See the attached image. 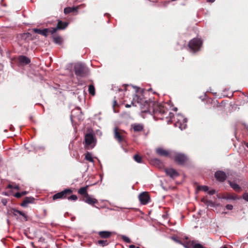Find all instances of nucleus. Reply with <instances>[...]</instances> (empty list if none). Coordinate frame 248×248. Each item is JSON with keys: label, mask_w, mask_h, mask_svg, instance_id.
<instances>
[{"label": "nucleus", "mask_w": 248, "mask_h": 248, "mask_svg": "<svg viewBox=\"0 0 248 248\" xmlns=\"http://www.w3.org/2000/svg\"><path fill=\"white\" fill-rule=\"evenodd\" d=\"M151 102L148 101L142 94H135L133 96L131 104L135 107H139L142 112L146 113L151 111Z\"/></svg>", "instance_id": "obj_1"}, {"label": "nucleus", "mask_w": 248, "mask_h": 248, "mask_svg": "<svg viewBox=\"0 0 248 248\" xmlns=\"http://www.w3.org/2000/svg\"><path fill=\"white\" fill-rule=\"evenodd\" d=\"M151 111H148L149 113H152L155 117L157 119H163L164 115L167 112L166 108L160 104H155L151 102L150 105Z\"/></svg>", "instance_id": "obj_2"}, {"label": "nucleus", "mask_w": 248, "mask_h": 248, "mask_svg": "<svg viewBox=\"0 0 248 248\" xmlns=\"http://www.w3.org/2000/svg\"><path fill=\"white\" fill-rule=\"evenodd\" d=\"M74 71L77 77L84 78L88 76L89 70L86 66L81 63H77L74 66Z\"/></svg>", "instance_id": "obj_3"}, {"label": "nucleus", "mask_w": 248, "mask_h": 248, "mask_svg": "<svg viewBox=\"0 0 248 248\" xmlns=\"http://www.w3.org/2000/svg\"><path fill=\"white\" fill-rule=\"evenodd\" d=\"M84 142L85 148L88 150H90L95 146L96 140L92 132H89L85 135Z\"/></svg>", "instance_id": "obj_4"}, {"label": "nucleus", "mask_w": 248, "mask_h": 248, "mask_svg": "<svg viewBox=\"0 0 248 248\" xmlns=\"http://www.w3.org/2000/svg\"><path fill=\"white\" fill-rule=\"evenodd\" d=\"M202 44V41L201 39L195 38L189 42L188 46L191 51L195 52L200 49Z\"/></svg>", "instance_id": "obj_5"}, {"label": "nucleus", "mask_w": 248, "mask_h": 248, "mask_svg": "<svg viewBox=\"0 0 248 248\" xmlns=\"http://www.w3.org/2000/svg\"><path fill=\"white\" fill-rule=\"evenodd\" d=\"M72 192L71 189H65L60 192L54 194L53 196V200H56L58 199H65L68 195L71 194Z\"/></svg>", "instance_id": "obj_6"}, {"label": "nucleus", "mask_w": 248, "mask_h": 248, "mask_svg": "<svg viewBox=\"0 0 248 248\" xmlns=\"http://www.w3.org/2000/svg\"><path fill=\"white\" fill-rule=\"evenodd\" d=\"M187 156L182 153H176L174 156V160L175 162L180 165H184L187 161Z\"/></svg>", "instance_id": "obj_7"}, {"label": "nucleus", "mask_w": 248, "mask_h": 248, "mask_svg": "<svg viewBox=\"0 0 248 248\" xmlns=\"http://www.w3.org/2000/svg\"><path fill=\"white\" fill-rule=\"evenodd\" d=\"M69 23L67 22H63L62 20H58V23L55 28H51L52 31V34L55 33L58 30H62L65 29Z\"/></svg>", "instance_id": "obj_8"}, {"label": "nucleus", "mask_w": 248, "mask_h": 248, "mask_svg": "<svg viewBox=\"0 0 248 248\" xmlns=\"http://www.w3.org/2000/svg\"><path fill=\"white\" fill-rule=\"evenodd\" d=\"M11 212L14 216L16 217L17 219L19 218V216H21L23 218V220L26 221L28 220V217L27 215L24 212L17 209L12 208L11 209Z\"/></svg>", "instance_id": "obj_9"}, {"label": "nucleus", "mask_w": 248, "mask_h": 248, "mask_svg": "<svg viewBox=\"0 0 248 248\" xmlns=\"http://www.w3.org/2000/svg\"><path fill=\"white\" fill-rule=\"evenodd\" d=\"M139 199L141 204L145 205L149 202L150 198L148 192H143L139 195Z\"/></svg>", "instance_id": "obj_10"}, {"label": "nucleus", "mask_w": 248, "mask_h": 248, "mask_svg": "<svg viewBox=\"0 0 248 248\" xmlns=\"http://www.w3.org/2000/svg\"><path fill=\"white\" fill-rule=\"evenodd\" d=\"M51 29L50 28H46L44 29L43 30L40 29H33V31L34 33H38L41 35H42L45 37H46L48 33H50L52 34V31Z\"/></svg>", "instance_id": "obj_11"}, {"label": "nucleus", "mask_w": 248, "mask_h": 248, "mask_svg": "<svg viewBox=\"0 0 248 248\" xmlns=\"http://www.w3.org/2000/svg\"><path fill=\"white\" fill-rule=\"evenodd\" d=\"M124 132L121 130H119L117 128H115L114 129V138L116 139L119 142H121L124 140V137L123 135V133Z\"/></svg>", "instance_id": "obj_12"}, {"label": "nucleus", "mask_w": 248, "mask_h": 248, "mask_svg": "<svg viewBox=\"0 0 248 248\" xmlns=\"http://www.w3.org/2000/svg\"><path fill=\"white\" fill-rule=\"evenodd\" d=\"M165 172L168 176L173 179L176 178L179 175V173L175 170L172 168L166 169Z\"/></svg>", "instance_id": "obj_13"}, {"label": "nucleus", "mask_w": 248, "mask_h": 248, "mask_svg": "<svg viewBox=\"0 0 248 248\" xmlns=\"http://www.w3.org/2000/svg\"><path fill=\"white\" fill-rule=\"evenodd\" d=\"M215 176L217 180L220 182L224 181L227 177L226 173L220 170L217 171L215 174Z\"/></svg>", "instance_id": "obj_14"}, {"label": "nucleus", "mask_w": 248, "mask_h": 248, "mask_svg": "<svg viewBox=\"0 0 248 248\" xmlns=\"http://www.w3.org/2000/svg\"><path fill=\"white\" fill-rule=\"evenodd\" d=\"M35 199L32 197H26L24 199L20 205L22 207H27L29 203H33Z\"/></svg>", "instance_id": "obj_15"}, {"label": "nucleus", "mask_w": 248, "mask_h": 248, "mask_svg": "<svg viewBox=\"0 0 248 248\" xmlns=\"http://www.w3.org/2000/svg\"><path fill=\"white\" fill-rule=\"evenodd\" d=\"M82 201L92 206H94V204H97L98 202L97 199L92 198L89 195H88V197H86L85 198H83Z\"/></svg>", "instance_id": "obj_16"}, {"label": "nucleus", "mask_w": 248, "mask_h": 248, "mask_svg": "<svg viewBox=\"0 0 248 248\" xmlns=\"http://www.w3.org/2000/svg\"><path fill=\"white\" fill-rule=\"evenodd\" d=\"M98 234L99 237L102 239L107 240L112 236V232L109 231H100L98 232Z\"/></svg>", "instance_id": "obj_17"}, {"label": "nucleus", "mask_w": 248, "mask_h": 248, "mask_svg": "<svg viewBox=\"0 0 248 248\" xmlns=\"http://www.w3.org/2000/svg\"><path fill=\"white\" fill-rule=\"evenodd\" d=\"M79 7L80 6L72 7H67L64 9L63 13L65 15H68L71 13H76V14H77Z\"/></svg>", "instance_id": "obj_18"}, {"label": "nucleus", "mask_w": 248, "mask_h": 248, "mask_svg": "<svg viewBox=\"0 0 248 248\" xmlns=\"http://www.w3.org/2000/svg\"><path fill=\"white\" fill-rule=\"evenodd\" d=\"M156 153L160 156L167 157L170 155V152L162 148H157L155 150Z\"/></svg>", "instance_id": "obj_19"}, {"label": "nucleus", "mask_w": 248, "mask_h": 248, "mask_svg": "<svg viewBox=\"0 0 248 248\" xmlns=\"http://www.w3.org/2000/svg\"><path fill=\"white\" fill-rule=\"evenodd\" d=\"M88 186L85 187H82L80 188L78 190V194H80L82 196V199L85 198L86 197H88V193L87 192V189Z\"/></svg>", "instance_id": "obj_20"}, {"label": "nucleus", "mask_w": 248, "mask_h": 248, "mask_svg": "<svg viewBox=\"0 0 248 248\" xmlns=\"http://www.w3.org/2000/svg\"><path fill=\"white\" fill-rule=\"evenodd\" d=\"M18 60L21 64H27L31 62L30 59L25 56H20Z\"/></svg>", "instance_id": "obj_21"}, {"label": "nucleus", "mask_w": 248, "mask_h": 248, "mask_svg": "<svg viewBox=\"0 0 248 248\" xmlns=\"http://www.w3.org/2000/svg\"><path fill=\"white\" fill-rule=\"evenodd\" d=\"M187 248H205L201 244L192 241L186 247Z\"/></svg>", "instance_id": "obj_22"}, {"label": "nucleus", "mask_w": 248, "mask_h": 248, "mask_svg": "<svg viewBox=\"0 0 248 248\" xmlns=\"http://www.w3.org/2000/svg\"><path fill=\"white\" fill-rule=\"evenodd\" d=\"M132 126L135 132H140L142 131L144 128L143 125L140 124H135Z\"/></svg>", "instance_id": "obj_23"}, {"label": "nucleus", "mask_w": 248, "mask_h": 248, "mask_svg": "<svg viewBox=\"0 0 248 248\" xmlns=\"http://www.w3.org/2000/svg\"><path fill=\"white\" fill-rule=\"evenodd\" d=\"M52 35H53V41L55 43L59 44V45H61L62 44V38L61 36H59V35H56L54 34V33Z\"/></svg>", "instance_id": "obj_24"}, {"label": "nucleus", "mask_w": 248, "mask_h": 248, "mask_svg": "<svg viewBox=\"0 0 248 248\" xmlns=\"http://www.w3.org/2000/svg\"><path fill=\"white\" fill-rule=\"evenodd\" d=\"M230 186L236 192H239L242 190L241 187L235 183L231 182Z\"/></svg>", "instance_id": "obj_25"}, {"label": "nucleus", "mask_w": 248, "mask_h": 248, "mask_svg": "<svg viewBox=\"0 0 248 248\" xmlns=\"http://www.w3.org/2000/svg\"><path fill=\"white\" fill-rule=\"evenodd\" d=\"M96 244L100 246L104 247L108 245L109 242L108 240L105 239L99 240L97 241Z\"/></svg>", "instance_id": "obj_26"}, {"label": "nucleus", "mask_w": 248, "mask_h": 248, "mask_svg": "<svg viewBox=\"0 0 248 248\" xmlns=\"http://www.w3.org/2000/svg\"><path fill=\"white\" fill-rule=\"evenodd\" d=\"M85 159L90 162H94V160L92 157V155L90 152H88L85 154Z\"/></svg>", "instance_id": "obj_27"}, {"label": "nucleus", "mask_w": 248, "mask_h": 248, "mask_svg": "<svg viewBox=\"0 0 248 248\" xmlns=\"http://www.w3.org/2000/svg\"><path fill=\"white\" fill-rule=\"evenodd\" d=\"M201 202L204 203L207 206H210L211 207H213L214 205L213 202H212L211 201H209L204 198L202 199Z\"/></svg>", "instance_id": "obj_28"}, {"label": "nucleus", "mask_w": 248, "mask_h": 248, "mask_svg": "<svg viewBox=\"0 0 248 248\" xmlns=\"http://www.w3.org/2000/svg\"><path fill=\"white\" fill-rule=\"evenodd\" d=\"M88 91L90 94L94 95L95 93V88L93 85H90L88 88Z\"/></svg>", "instance_id": "obj_29"}, {"label": "nucleus", "mask_w": 248, "mask_h": 248, "mask_svg": "<svg viewBox=\"0 0 248 248\" xmlns=\"http://www.w3.org/2000/svg\"><path fill=\"white\" fill-rule=\"evenodd\" d=\"M134 159L135 161L140 163H142L143 160L142 157L139 155H135L134 156Z\"/></svg>", "instance_id": "obj_30"}, {"label": "nucleus", "mask_w": 248, "mask_h": 248, "mask_svg": "<svg viewBox=\"0 0 248 248\" xmlns=\"http://www.w3.org/2000/svg\"><path fill=\"white\" fill-rule=\"evenodd\" d=\"M227 199L235 200L239 198L236 194H229L227 196Z\"/></svg>", "instance_id": "obj_31"}, {"label": "nucleus", "mask_w": 248, "mask_h": 248, "mask_svg": "<svg viewBox=\"0 0 248 248\" xmlns=\"http://www.w3.org/2000/svg\"><path fill=\"white\" fill-rule=\"evenodd\" d=\"M198 190H203L204 191H207L209 189V187L207 186H198Z\"/></svg>", "instance_id": "obj_32"}, {"label": "nucleus", "mask_w": 248, "mask_h": 248, "mask_svg": "<svg viewBox=\"0 0 248 248\" xmlns=\"http://www.w3.org/2000/svg\"><path fill=\"white\" fill-rule=\"evenodd\" d=\"M69 201H76L78 199V197L76 195H72L70 196L67 197Z\"/></svg>", "instance_id": "obj_33"}, {"label": "nucleus", "mask_w": 248, "mask_h": 248, "mask_svg": "<svg viewBox=\"0 0 248 248\" xmlns=\"http://www.w3.org/2000/svg\"><path fill=\"white\" fill-rule=\"evenodd\" d=\"M7 188H8V189H17L18 190L19 189V186H18V185H16L15 186H13L12 184H9L7 186Z\"/></svg>", "instance_id": "obj_34"}, {"label": "nucleus", "mask_w": 248, "mask_h": 248, "mask_svg": "<svg viewBox=\"0 0 248 248\" xmlns=\"http://www.w3.org/2000/svg\"><path fill=\"white\" fill-rule=\"evenodd\" d=\"M122 239L126 243H130L131 242L130 239L126 236L123 235L122 236Z\"/></svg>", "instance_id": "obj_35"}, {"label": "nucleus", "mask_w": 248, "mask_h": 248, "mask_svg": "<svg viewBox=\"0 0 248 248\" xmlns=\"http://www.w3.org/2000/svg\"><path fill=\"white\" fill-rule=\"evenodd\" d=\"M243 198L246 201L248 202V193H245L243 195Z\"/></svg>", "instance_id": "obj_36"}, {"label": "nucleus", "mask_w": 248, "mask_h": 248, "mask_svg": "<svg viewBox=\"0 0 248 248\" xmlns=\"http://www.w3.org/2000/svg\"><path fill=\"white\" fill-rule=\"evenodd\" d=\"M14 196L16 198H20L22 196L21 192H17L15 194Z\"/></svg>", "instance_id": "obj_37"}, {"label": "nucleus", "mask_w": 248, "mask_h": 248, "mask_svg": "<svg viewBox=\"0 0 248 248\" xmlns=\"http://www.w3.org/2000/svg\"><path fill=\"white\" fill-rule=\"evenodd\" d=\"M153 162L156 164H161V162H160V161L158 159H156V158H155L153 160Z\"/></svg>", "instance_id": "obj_38"}, {"label": "nucleus", "mask_w": 248, "mask_h": 248, "mask_svg": "<svg viewBox=\"0 0 248 248\" xmlns=\"http://www.w3.org/2000/svg\"><path fill=\"white\" fill-rule=\"evenodd\" d=\"M178 119V121L176 124V125L179 126V127L182 129L181 120L179 119Z\"/></svg>", "instance_id": "obj_39"}, {"label": "nucleus", "mask_w": 248, "mask_h": 248, "mask_svg": "<svg viewBox=\"0 0 248 248\" xmlns=\"http://www.w3.org/2000/svg\"><path fill=\"white\" fill-rule=\"evenodd\" d=\"M226 208L228 209V210H231L233 208V206L231 204H227L226 206Z\"/></svg>", "instance_id": "obj_40"}, {"label": "nucleus", "mask_w": 248, "mask_h": 248, "mask_svg": "<svg viewBox=\"0 0 248 248\" xmlns=\"http://www.w3.org/2000/svg\"><path fill=\"white\" fill-rule=\"evenodd\" d=\"M30 35V34L28 32V33H26L23 34L22 36L23 38H26L27 37H29Z\"/></svg>", "instance_id": "obj_41"}, {"label": "nucleus", "mask_w": 248, "mask_h": 248, "mask_svg": "<svg viewBox=\"0 0 248 248\" xmlns=\"http://www.w3.org/2000/svg\"><path fill=\"white\" fill-rule=\"evenodd\" d=\"M215 193V190L214 189L208 191V194L209 195H212L214 194Z\"/></svg>", "instance_id": "obj_42"}, {"label": "nucleus", "mask_w": 248, "mask_h": 248, "mask_svg": "<svg viewBox=\"0 0 248 248\" xmlns=\"http://www.w3.org/2000/svg\"><path fill=\"white\" fill-rule=\"evenodd\" d=\"M5 0H1V5H2L3 6H4V7H6L7 6L6 4L5 3V1H4Z\"/></svg>", "instance_id": "obj_43"}, {"label": "nucleus", "mask_w": 248, "mask_h": 248, "mask_svg": "<svg viewBox=\"0 0 248 248\" xmlns=\"http://www.w3.org/2000/svg\"><path fill=\"white\" fill-rule=\"evenodd\" d=\"M1 202L4 205H6L7 203V200L5 199H2Z\"/></svg>", "instance_id": "obj_44"}, {"label": "nucleus", "mask_w": 248, "mask_h": 248, "mask_svg": "<svg viewBox=\"0 0 248 248\" xmlns=\"http://www.w3.org/2000/svg\"><path fill=\"white\" fill-rule=\"evenodd\" d=\"M129 248H140L139 247H136L134 245H131L129 246Z\"/></svg>", "instance_id": "obj_45"}, {"label": "nucleus", "mask_w": 248, "mask_h": 248, "mask_svg": "<svg viewBox=\"0 0 248 248\" xmlns=\"http://www.w3.org/2000/svg\"><path fill=\"white\" fill-rule=\"evenodd\" d=\"M21 193L22 196H23L27 195L28 194V192L25 191H22Z\"/></svg>", "instance_id": "obj_46"}, {"label": "nucleus", "mask_w": 248, "mask_h": 248, "mask_svg": "<svg viewBox=\"0 0 248 248\" xmlns=\"http://www.w3.org/2000/svg\"><path fill=\"white\" fill-rule=\"evenodd\" d=\"M178 117H181L183 119L182 121H183V122L186 123V119H185V118H183L181 116H178Z\"/></svg>", "instance_id": "obj_47"}, {"label": "nucleus", "mask_w": 248, "mask_h": 248, "mask_svg": "<svg viewBox=\"0 0 248 248\" xmlns=\"http://www.w3.org/2000/svg\"><path fill=\"white\" fill-rule=\"evenodd\" d=\"M131 105H129L127 104L125 105V107L127 108L131 107Z\"/></svg>", "instance_id": "obj_48"}, {"label": "nucleus", "mask_w": 248, "mask_h": 248, "mask_svg": "<svg viewBox=\"0 0 248 248\" xmlns=\"http://www.w3.org/2000/svg\"><path fill=\"white\" fill-rule=\"evenodd\" d=\"M215 1V0H207V1L208 2H213Z\"/></svg>", "instance_id": "obj_49"}, {"label": "nucleus", "mask_w": 248, "mask_h": 248, "mask_svg": "<svg viewBox=\"0 0 248 248\" xmlns=\"http://www.w3.org/2000/svg\"><path fill=\"white\" fill-rule=\"evenodd\" d=\"M30 119L31 121H32V120H33V116H30Z\"/></svg>", "instance_id": "obj_50"}, {"label": "nucleus", "mask_w": 248, "mask_h": 248, "mask_svg": "<svg viewBox=\"0 0 248 248\" xmlns=\"http://www.w3.org/2000/svg\"><path fill=\"white\" fill-rule=\"evenodd\" d=\"M245 144L246 146L248 148V143H246Z\"/></svg>", "instance_id": "obj_51"}, {"label": "nucleus", "mask_w": 248, "mask_h": 248, "mask_svg": "<svg viewBox=\"0 0 248 248\" xmlns=\"http://www.w3.org/2000/svg\"><path fill=\"white\" fill-rule=\"evenodd\" d=\"M222 248H227V247H226V246H224V247H223Z\"/></svg>", "instance_id": "obj_52"}]
</instances>
